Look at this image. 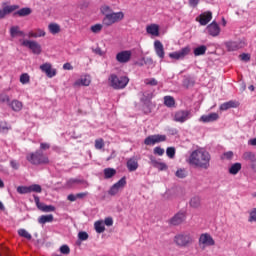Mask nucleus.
<instances>
[{
  "label": "nucleus",
  "instance_id": "f257e3e1",
  "mask_svg": "<svg viewBox=\"0 0 256 256\" xmlns=\"http://www.w3.org/2000/svg\"><path fill=\"white\" fill-rule=\"evenodd\" d=\"M188 163L198 169L207 170L211 167V154L203 148L194 150L189 156Z\"/></svg>",
  "mask_w": 256,
  "mask_h": 256
},
{
  "label": "nucleus",
  "instance_id": "f03ea898",
  "mask_svg": "<svg viewBox=\"0 0 256 256\" xmlns=\"http://www.w3.org/2000/svg\"><path fill=\"white\" fill-rule=\"evenodd\" d=\"M26 159L31 165H49V157L41 150L27 154Z\"/></svg>",
  "mask_w": 256,
  "mask_h": 256
},
{
  "label": "nucleus",
  "instance_id": "7ed1b4c3",
  "mask_svg": "<svg viewBox=\"0 0 256 256\" xmlns=\"http://www.w3.org/2000/svg\"><path fill=\"white\" fill-rule=\"evenodd\" d=\"M110 87L112 89L121 90L125 89L129 85V77L127 76H117V74H111L108 78Z\"/></svg>",
  "mask_w": 256,
  "mask_h": 256
},
{
  "label": "nucleus",
  "instance_id": "20e7f679",
  "mask_svg": "<svg viewBox=\"0 0 256 256\" xmlns=\"http://www.w3.org/2000/svg\"><path fill=\"white\" fill-rule=\"evenodd\" d=\"M173 241L176 247H181V248L189 247L190 245H193V242H194L193 236H191L187 232H181L176 234L174 236Z\"/></svg>",
  "mask_w": 256,
  "mask_h": 256
},
{
  "label": "nucleus",
  "instance_id": "39448f33",
  "mask_svg": "<svg viewBox=\"0 0 256 256\" xmlns=\"http://www.w3.org/2000/svg\"><path fill=\"white\" fill-rule=\"evenodd\" d=\"M123 19H125V14L123 12H112L104 16L102 25H104V27H111V25L123 21Z\"/></svg>",
  "mask_w": 256,
  "mask_h": 256
},
{
  "label": "nucleus",
  "instance_id": "423d86ee",
  "mask_svg": "<svg viewBox=\"0 0 256 256\" xmlns=\"http://www.w3.org/2000/svg\"><path fill=\"white\" fill-rule=\"evenodd\" d=\"M198 245L200 249L204 251L207 247H213L215 245V240L213 239V236L209 233H203L200 235L198 240Z\"/></svg>",
  "mask_w": 256,
  "mask_h": 256
},
{
  "label": "nucleus",
  "instance_id": "0eeeda50",
  "mask_svg": "<svg viewBox=\"0 0 256 256\" xmlns=\"http://www.w3.org/2000/svg\"><path fill=\"white\" fill-rule=\"evenodd\" d=\"M191 110H178L174 113L173 121L176 123H185L191 119Z\"/></svg>",
  "mask_w": 256,
  "mask_h": 256
},
{
  "label": "nucleus",
  "instance_id": "6e6552de",
  "mask_svg": "<svg viewBox=\"0 0 256 256\" xmlns=\"http://www.w3.org/2000/svg\"><path fill=\"white\" fill-rule=\"evenodd\" d=\"M22 46L30 49L34 55H41V44L37 41L23 40Z\"/></svg>",
  "mask_w": 256,
  "mask_h": 256
},
{
  "label": "nucleus",
  "instance_id": "1a4fd4ad",
  "mask_svg": "<svg viewBox=\"0 0 256 256\" xmlns=\"http://www.w3.org/2000/svg\"><path fill=\"white\" fill-rule=\"evenodd\" d=\"M33 197L34 202L36 203V207L37 209H39V211H42L43 213H52L53 211H55V206L41 203V200L37 195H33Z\"/></svg>",
  "mask_w": 256,
  "mask_h": 256
},
{
  "label": "nucleus",
  "instance_id": "9d476101",
  "mask_svg": "<svg viewBox=\"0 0 256 256\" xmlns=\"http://www.w3.org/2000/svg\"><path fill=\"white\" fill-rule=\"evenodd\" d=\"M163 141H167V136L151 135L145 138L144 145H155V143H163Z\"/></svg>",
  "mask_w": 256,
  "mask_h": 256
},
{
  "label": "nucleus",
  "instance_id": "9b49d317",
  "mask_svg": "<svg viewBox=\"0 0 256 256\" xmlns=\"http://www.w3.org/2000/svg\"><path fill=\"white\" fill-rule=\"evenodd\" d=\"M40 70L42 73H45L46 77H49V79H53V77L57 75V69L53 68L51 63H44L40 65Z\"/></svg>",
  "mask_w": 256,
  "mask_h": 256
},
{
  "label": "nucleus",
  "instance_id": "f8f14e48",
  "mask_svg": "<svg viewBox=\"0 0 256 256\" xmlns=\"http://www.w3.org/2000/svg\"><path fill=\"white\" fill-rule=\"evenodd\" d=\"M191 52V48L189 46L182 48L180 51L172 52L169 54L170 59H175L179 61V59H185L187 55Z\"/></svg>",
  "mask_w": 256,
  "mask_h": 256
},
{
  "label": "nucleus",
  "instance_id": "ddd939ff",
  "mask_svg": "<svg viewBox=\"0 0 256 256\" xmlns=\"http://www.w3.org/2000/svg\"><path fill=\"white\" fill-rule=\"evenodd\" d=\"M132 55L133 53L131 52V50H123L116 54V61L118 63H129V61H131Z\"/></svg>",
  "mask_w": 256,
  "mask_h": 256
},
{
  "label": "nucleus",
  "instance_id": "4468645a",
  "mask_svg": "<svg viewBox=\"0 0 256 256\" xmlns=\"http://www.w3.org/2000/svg\"><path fill=\"white\" fill-rule=\"evenodd\" d=\"M247 44L244 41H228L225 42V47L227 51H239L243 49Z\"/></svg>",
  "mask_w": 256,
  "mask_h": 256
},
{
  "label": "nucleus",
  "instance_id": "2eb2a0df",
  "mask_svg": "<svg viewBox=\"0 0 256 256\" xmlns=\"http://www.w3.org/2000/svg\"><path fill=\"white\" fill-rule=\"evenodd\" d=\"M206 31L211 37H219L221 34V27H219L217 22L213 21L206 27Z\"/></svg>",
  "mask_w": 256,
  "mask_h": 256
},
{
  "label": "nucleus",
  "instance_id": "dca6fc26",
  "mask_svg": "<svg viewBox=\"0 0 256 256\" xmlns=\"http://www.w3.org/2000/svg\"><path fill=\"white\" fill-rule=\"evenodd\" d=\"M211 19H213V13L211 11H207V12L200 14L196 18V21H198V23H200V25L205 26L208 23H210Z\"/></svg>",
  "mask_w": 256,
  "mask_h": 256
},
{
  "label": "nucleus",
  "instance_id": "f3484780",
  "mask_svg": "<svg viewBox=\"0 0 256 256\" xmlns=\"http://www.w3.org/2000/svg\"><path fill=\"white\" fill-rule=\"evenodd\" d=\"M126 167L130 173L137 171L139 169V160L136 157H132L127 160Z\"/></svg>",
  "mask_w": 256,
  "mask_h": 256
},
{
  "label": "nucleus",
  "instance_id": "a211bd4d",
  "mask_svg": "<svg viewBox=\"0 0 256 256\" xmlns=\"http://www.w3.org/2000/svg\"><path fill=\"white\" fill-rule=\"evenodd\" d=\"M154 50L157 57L160 59H165V48L163 47V43H161V41L156 40L154 42Z\"/></svg>",
  "mask_w": 256,
  "mask_h": 256
},
{
  "label": "nucleus",
  "instance_id": "6ab92c4d",
  "mask_svg": "<svg viewBox=\"0 0 256 256\" xmlns=\"http://www.w3.org/2000/svg\"><path fill=\"white\" fill-rule=\"evenodd\" d=\"M185 212H178L177 214H175L171 219H170V225H181V223H183V221H185Z\"/></svg>",
  "mask_w": 256,
  "mask_h": 256
},
{
  "label": "nucleus",
  "instance_id": "aec40b11",
  "mask_svg": "<svg viewBox=\"0 0 256 256\" xmlns=\"http://www.w3.org/2000/svg\"><path fill=\"white\" fill-rule=\"evenodd\" d=\"M219 119V114L218 113H210L207 115H202L199 119L202 123H213L214 121H217Z\"/></svg>",
  "mask_w": 256,
  "mask_h": 256
},
{
  "label": "nucleus",
  "instance_id": "412c9836",
  "mask_svg": "<svg viewBox=\"0 0 256 256\" xmlns=\"http://www.w3.org/2000/svg\"><path fill=\"white\" fill-rule=\"evenodd\" d=\"M17 9H19V6L17 5L5 6L3 9H0V19H5L6 15L13 13V11H17Z\"/></svg>",
  "mask_w": 256,
  "mask_h": 256
},
{
  "label": "nucleus",
  "instance_id": "4be33fe9",
  "mask_svg": "<svg viewBox=\"0 0 256 256\" xmlns=\"http://www.w3.org/2000/svg\"><path fill=\"white\" fill-rule=\"evenodd\" d=\"M242 159L250 163V167H253L254 163L256 162V156L253 152H244Z\"/></svg>",
  "mask_w": 256,
  "mask_h": 256
},
{
  "label": "nucleus",
  "instance_id": "5701e85b",
  "mask_svg": "<svg viewBox=\"0 0 256 256\" xmlns=\"http://www.w3.org/2000/svg\"><path fill=\"white\" fill-rule=\"evenodd\" d=\"M239 106V103L231 100L220 105V111H227L228 109H235Z\"/></svg>",
  "mask_w": 256,
  "mask_h": 256
},
{
  "label": "nucleus",
  "instance_id": "b1692460",
  "mask_svg": "<svg viewBox=\"0 0 256 256\" xmlns=\"http://www.w3.org/2000/svg\"><path fill=\"white\" fill-rule=\"evenodd\" d=\"M146 32L154 37H159V25L151 24L146 27Z\"/></svg>",
  "mask_w": 256,
  "mask_h": 256
},
{
  "label": "nucleus",
  "instance_id": "393cba45",
  "mask_svg": "<svg viewBox=\"0 0 256 256\" xmlns=\"http://www.w3.org/2000/svg\"><path fill=\"white\" fill-rule=\"evenodd\" d=\"M54 217L53 214L42 215L38 218V223L40 225H45L46 223H53Z\"/></svg>",
  "mask_w": 256,
  "mask_h": 256
},
{
  "label": "nucleus",
  "instance_id": "a878e982",
  "mask_svg": "<svg viewBox=\"0 0 256 256\" xmlns=\"http://www.w3.org/2000/svg\"><path fill=\"white\" fill-rule=\"evenodd\" d=\"M45 35H46V33H45V30H43V29H36V30L30 31L28 33V37H30V38L32 37L34 39H37L39 37H45Z\"/></svg>",
  "mask_w": 256,
  "mask_h": 256
},
{
  "label": "nucleus",
  "instance_id": "bb28decb",
  "mask_svg": "<svg viewBox=\"0 0 256 256\" xmlns=\"http://www.w3.org/2000/svg\"><path fill=\"white\" fill-rule=\"evenodd\" d=\"M17 35H19V37H25V33L19 29V26H12L10 28V36L17 37Z\"/></svg>",
  "mask_w": 256,
  "mask_h": 256
},
{
  "label": "nucleus",
  "instance_id": "cd10ccee",
  "mask_svg": "<svg viewBox=\"0 0 256 256\" xmlns=\"http://www.w3.org/2000/svg\"><path fill=\"white\" fill-rule=\"evenodd\" d=\"M189 204L193 209H199V207H201V198L199 196H194L190 199Z\"/></svg>",
  "mask_w": 256,
  "mask_h": 256
},
{
  "label": "nucleus",
  "instance_id": "c85d7f7f",
  "mask_svg": "<svg viewBox=\"0 0 256 256\" xmlns=\"http://www.w3.org/2000/svg\"><path fill=\"white\" fill-rule=\"evenodd\" d=\"M48 30L52 35H57V33H61V26L57 23H50L48 25Z\"/></svg>",
  "mask_w": 256,
  "mask_h": 256
},
{
  "label": "nucleus",
  "instance_id": "c756f323",
  "mask_svg": "<svg viewBox=\"0 0 256 256\" xmlns=\"http://www.w3.org/2000/svg\"><path fill=\"white\" fill-rule=\"evenodd\" d=\"M10 107H11L12 111L19 112V111H21V109H23V102H21L19 100H13L10 103Z\"/></svg>",
  "mask_w": 256,
  "mask_h": 256
},
{
  "label": "nucleus",
  "instance_id": "7c9ffc66",
  "mask_svg": "<svg viewBox=\"0 0 256 256\" xmlns=\"http://www.w3.org/2000/svg\"><path fill=\"white\" fill-rule=\"evenodd\" d=\"M94 229L96 233H104L105 232V223L103 220H98L94 223Z\"/></svg>",
  "mask_w": 256,
  "mask_h": 256
},
{
  "label": "nucleus",
  "instance_id": "2f4dec72",
  "mask_svg": "<svg viewBox=\"0 0 256 256\" xmlns=\"http://www.w3.org/2000/svg\"><path fill=\"white\" fill-rule=\"evenodd\" d=\"M32 10L31 8H21L20 10L16 11L14 15H18V17H27L31 15Z\"/></svg>",
  "mask_w": 256,
  "mask_h": 256
},
{
  "label": "nucleus",
  "instance_id": "473e14b6",
  "mask_svg": "<svg viewBox=\"0 0 256 256\" xmlns=\"http://www.w3.org/2000/svg\"><path fill=\"white\" fill-rule=\"evenodd\" d=\"M117 175V170L114 168H106L104 169V179H111Z\"/></svg>",
  "mask_w": 256,
  "mask_h": 256
},
{
  "label": "nucleus",
  "instance_id": "72a5a7b5",
  "mask_svg": "<svg viewBox=\"0 0 256 256\" xmlns=\"http://www.w3.org/2000/svg\"><path fill=\"white\" fill-rule=\"evenodd\" d=\"M241 171V163L236 162L229 168L230 175H237Z\"/></svg>",
  "mask_w": 256,
  "mask_h": 256
},
{
  "label": "nucleus",
  "instance_id": "f704fd0d",
  "mask_svg": "<svg viewBox=\"0 0 256 256\" xmlns=\"http://www.w3.org/2000/svg\"><path fill=\"white\" fill-rule=\"evenodd\" d=\"M207 53V46L201 45L194 49V55L195 57H199L201 55H205Z\"/></svg>",
  "mask_w": 256,
  "mask_h": 256
},
{
  "label": "nucleus",
  "instance_id": "c9c22d12",
  "mask_svg": "<svg viewBox=\"0 0 256 256\" xmlns=\"http://www.w3.org/2000/svg\"><path fill=\"white\" fill-rule=\"evenodd\" d=\"M75 85H82L84 87H89L91 85V78L85 76L81 78L80 80L75 82Z\"/></svg>",
  "mask_w": 256,
  "mask_h": 256
},
{
  "label": "nucleus",
  "instance_id": "e433bc0d",
  "mask_svg": "<svg viewBox=\"0 0 256 256\" xmlns=\"http://www.w3.org/2000/svg\"><path fill=\"white\" fill-rule=\"evenodd\" d=\"M164 105L169 108L175 107V98H173V96H165Z\"/></svg>",
  "mask_w": 256,
  "mask_h": 256
},
{
  "label": "nucleus",
  "instance_id": "4c0bfd02",
  "mask_svg": "<svg viewBox=\"0 0 256 256\" xmlns=\"http://www.w3.org/2000/svg\"><path fill=\"white\" fill-rule=\"evenodd\" d=\"M18 235L20 237H24V239H28V241H31V239H33V236H31V234L28 233V231L25 229L18 230Z\"/></svg>",
  "mask_w": 256,
  "mask_h": 256
},
{
  "label": "nucleus",
  "instance_id": "58836bf2",
  "mask_svg": "<svg viewBox=\"0 0 256 256\" xmlns=\"http://www.w3.org/2000/svg\"><path fill=\"white\" fill-rule=\"evenodd\" d=\"M103 27H105V25H103V24H95V25H92L90 27V31L92 33H101V31H103Z\"/></svg>",
  "mask_w": 256,
  "mask_h": 256
},
{
  "label": "nucleus",
  "instance_id": "ea45409f",
  "mask_svg": "<svg viewBox=\"0 0 256 256\" xmlns=\"http://www.w3.org/2000/svg\"><path fill=\"white\" fill-rule=\"evenodd\" d=\"M17 193H19L20 195H27V193H31L30 186H18Z\"/></svg>",
  "mask_w": 256,
  "mask_h": 256
},
{
  "label": "nucleus",
  "instance_id": "a19ab883",
  "mask_svg": "<svg viewBox=\"0 0 256 256\" xmlns=\"http://www.w3.org/2000/svg\"><path fill=\"white\" fill-rule=\"evenodd\" d=\"M31 81V77L29 76L28 73H23L20 76V83H22V85H27V83H30Z\"/></svg>",
  "mask_w": 256,
  "mask_h": 256
},
{
  "label": "nucleus",
  "instance_id": "79ce46f5",
  "mask_svg": "<svg viewBox=\"0 0 256 256\" xmlns=\"http://www.w3.org/2000/svg\"><path fill=\"white\" fill-rule=\"evenodd\" d=\"M30 187V193H41L43 191V188H41V185L39 184H32Z\"/></svg>",
  "mask_w": 256,
  "mask_h": 256
},
{
  "label": "nucleus",
  "instance_id": "37998d69",
  "mask_svg": "<svg viewBox=\"0 0 256 256\" xmlns=\"http://www.w3.org/2000/svg\"><path fill=\"white\" fill-rule=\"evenodd\" d=\"M175 175L178 179H185L187 177V170L180 168L176 171Z\"/></svg>",
  "mask_w": 256,
  "mask_h": 256
},
{
  "label": "nucleus",
  "instance_id": "c03bdc74",
  "mask_svg": "<svg viewBox=\"0 0 256 256\" xmlns=\"http://www.w3.org/2000/svg\"><path fill=\"white\" fill-rule=\"evenodd\" d=\"M114 185L116 186V188L118 190L123 189V187H125V185H127V180L125 179V177H123L118 182H116Z\"/></svg>",
  "mask_w": 256,
  "mask_h": 256
},
{
  "label": "nucleus",
  "instance_id": "a18cd8bd",
  "mask_svg": "<svg viewBox=\"0 0 256 256\" xmlns=\"http://www.w3.org/2000/svg\"><path fill=\"white\" fill-rule=\"evenodd\" d=\"M166 155L169 157V159H174L175 158V147H168L166 149Z\"/></svg>",
  "mask_w": 256,
  "mask_h": 256
},
{
  "label": "nucleus",
  "instance_id": "49530a36",
  "mask_svg": "<svg viewBox=\"0 0 256 256\" xmlns=\"http://www.w3.org/2000/svg\"><path fill=\"white\" fill-rule=\"evenodd\" d=\"M103 147H105V141L103 140V138L96 139L95 140V149H102Z\"/></svg>",
  "mask_w": 256,
  "mask_h": 256
},
{
  "label": "nucleus",
  "instance_id": "de8ad7c7",
  "mask_svg": "<svg viewBox=\"0 0 256 256\" xmlns=\"http://www.w3.org/2000/svg\"><path fill=\"white\" fill-rule=\"evenodd\" d=\"M60 253H62V255H69L71 253V249L67 245H62L60 247Z\"/></svg>",
  "mask_w": 256,
  "mask_h": 256
},
{
  "label": "nucleus",
  "instance_id": "09e8293b",
  "mask_svg": "<svg viewBox=\"0 0 256 256\" xmlns=\"http://www.w3.org/2000/svg\"><path fill=\"white\" fill-rule=\"evenodd\" d=\"M156 169H158L159 171H167L168 167L167 164L163 163V162H158L157 165L154 166Z\"/></svg>",
  "mask_w": 256,
  "mask_h": 256
},
{
  "label": "nucleus",
  "instance_id": "8fccbe9b",
  "mask_svg": "<svg viewBox=\"0 0 256 256\" xmlns=\"http://www.w3.org/2000/svg\"><path fill=\"white\" fill-rule=\"evenodd\" d=\"M154 155H159V157H162V155H165V149L157 146L154 148Z\"/></svg>",
  "mask_w": 256,
  "mask_h": 256
},
{
  "label": "nucleus",
  "instance_id": "3c124183",
  "mask_svg": "<svg viewBox=\"0 0 256 256\" xmlns=\"http://www.w3.org/2000/svg\"><path fill=\"white\" fill-rule=\"evenodd\" d=\"M78 238L80 239V241H87V239H89V234H87V232L85 231L79 232Z\"/></svg>",
  "mask_w": 256,
  "mask_h": 256
},
{
  "label": "nucleus",
  "instance_id": "603ef678",
  "mask_svg": "<svg viewBox=\"0 0 256 256\" xmlns=\"http://www.w3.org/2000/svg\"><path fill=\"white\" fill-rule=\"evenodd\" d=\"M9 131V126H7V122H0V133H7Z\"/></svg>",
  "mask_w": 256,
  "mask_h": 256
},
{
  "label": "nucleus",
  "instance_id": "864d4df0",
  "mask_svg": "<svg viewBox=\"0 0 256 256\" xmlns=\"http://www.w3.org/2000/svg\"><path fill=\"white\" fill-rule=\"evenodd\" d=\"M249 223H256V208H254L251 212H250V217L248 219Z\"/></svg>",
  "mask_w": 256,
  "mask_h": 256
},
{
  "label": "nucleus",
  "instance_id": "5fc2aeb1",
  "mask_svg": "<svg viewBox=\"0 0 256 256\" xmlns=\"http://www.w3.org/2000/svg\"><path fill=\"white\" fill-rule=\"evenodd\" d=\"M119 193L118 188L114 184L108 191V195H111L112 197Z\"/></svg>",
  "mask_w": 256,
  "mask_h": 256
},
{
  "label": "nucleus",
  "instance_id": "6e6d98bb",
  "mask_svg": "<svg viewBox=\"0 0 256 256\" xmlns=\"http://www.w3.org/2000/svg\"><path fill=\"white\" fill-rule=\"evenodd\" d=\"M11 98L7 94H0V103H9Z\"/></svg>",
  "mask_w": 256,
  "mask_h": 256
},
{
  "label": "nucleus",
  "instance_id": "4d7b16f0",
  "mask_svg": "<svg viewBox=\"0 0 256 256\" xmlns=\"http://www.w3.org/2000/svg\"><path fill=\"white\" fill-rule=\"evenodd\" d=\"M101 13H102V15H109V13H113V10H111V7H109V6H103L102 8H101Z\"/></svg>",
  "mask_w": 256,
  "mask_h": 256
},
{
  "label": "nucleus",
  "instance_id": "13d9d810",
  "mask_svg": "<svg viewBox=\"0 0 256 256\" xmlns=\"http://www.w3.org/2000/svg\"><path fill=\"white\" fill-rule=\"evenodd\" d=\"M48 149H51V144L47 142L40 143V151H47Z\"/></svg>",
  "mask_w": 256,
  "mask_h": 256
},
{
  "label": "nucleus",
  "instance_id": "bf43d9fd",
  "mask_svg": "<svg viewBox=\"0 0 256 256\" xmlns=\"http://www.w3.org/2000/svg\"><path fill=\"white\" fill-rule=\"evenodd\" d=\"M222 159H227L228 161H231V159H233V151L225 152Z\"/></svg>",
  "mask_w": 256,
  "mask_h": 256
},
{
  "label": "nucleus",
  "instance_id": "052dcab7",
  "mask_svg": "<svg viewBox=\"0 0 256 256\" xmlns=\"http://www.w3.org/2000/svg\"><path fill=\"white\" fill-rule=\"evenodd\" d=\"M145 83H146V85H151L152 87H155L158 85V82L155 78L146 80Z\"/></svg>",
  "mask_w": 256,
  "mask_h": 256
},
{
  "label": "nucleus",
  "instance_id": "680f3d73",
  "mask_svg": "<svg viewBox=\"0 0 256 256\" xmlns=\"http://www.w3.org/2000/svg\"><path fill=\"white\" fill-rule=\"evenodd\" d=\"M104 224H105L107 227H112V225H113V218H112V217H107V218H105Z\"/></svg>",
  "mask_w": 256,
  "mask_h": 256
},
{
  "label": "nucleus",
  "instance_id": "e2e57ef3",
  "mask_svg": "<svg viewBox=\"0 0 256 256\" xmlns=\"http://www.w3.org/2000/svg\"><path fill=\"white\" fill-rule=\"evenodd\" d=\"M149 160H150L152 167H155L159 163V161H157V158H155V156H153V155L149 156Z\"/></svg>",
  "mask_w": 256,
  "mask_h": 256
},
{
  "label": "nucleus",
  "instance_id": "0e129e2a",
  "mask_svg": "<svg viewBox=\"0 0 256 256\" xmlns=\"http://www.w3.org/2000/svg\"><path fill=\"white\" fill-rule=\"evenodd\" d=\"M199 1L200 0H188V3H189L190 7L195 8V7H197V5H199Z\"/></svg>",
  "mask_w": 256,
  "mask_h": 256
},
{
  "label": "nucleus",
  "instance_id": "69168bd1",
  "mask_svg": "<svg viewBox=\"0 0 256 256\" xmlns=\"http://www.w3.org/2000/svg\"><path fill=\"white\" fill-rule=\"evenodd\" d=\"M89 195V192H81L76 194L77 199H85Z\"/></svg>",
  "mask_w": 256,
  "mask_h": 256
},
{
  "label": "nucleus",
  "instance_id": "338daca9",
  "mask_svg": "<svg viewBox=\"0 0 256 256\" xmlns=\"http://www.w3.org/2000/svg\"><path fill=\"white\" fill-rule=\"evenodd\" d=\"M10 165L12 167V169H19V162L18 161H15V160H12L10 161Z\"/></svg>",
  "mask_w": 256,
  "mask_h": 256
},
{
  "label": "nucleus",
  "instance_id": "774afa93",
  "mask_svg": "<svg viewBox=\"0 0 256 256\" xmlns=\"http://www.w3.org/2000/svg\"><path fill=\"white\" fill-rule=\"evenodd\" d=\"M240 58L242 59V61H251V56H249V54H241Z\"/></svg>",
  "mask_w": 256,
  "mask_h": 256
}]
</instances>
